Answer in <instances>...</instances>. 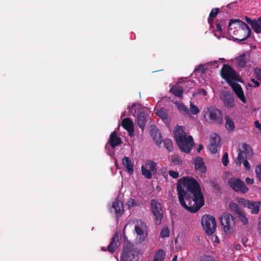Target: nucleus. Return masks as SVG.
Segmentation results:
<instances>
[{"instance_id":"5fc2aeb1","label":"nucleus","mask_w":261,"mask_h":261,"mask_svg":"<svg viewBox=\"0 0 261 261\" xmlns=\"http://www.w3.org/2000/svg\"><path fill=\"white\" fill-rule=\"evenodd\" d=\"M258 231L261 234V213L258 218Z\"/></svg>"},{"instance_id":"bb28decb","label":"nucleus","mask_w":261,"mask_h":261,"mask_svg":"<svg viewBox=\"0 0 261 261\" xmlns=\"http://www.w3.org/2000/svg\"><path fill=\"white\" fill-rule=\"evenodd\" d=\"M156 114L164 121H168V114L165 109L161 108L158 110Z\"/></svg>"},{"instance_id":"e433bc0d","label":"nucleus","mask_w":261,"mask_h":261,"mask_svg":"<svg viewBox=\"0 0 261 261\" xmlns=\"http://www.w3.org/2000/svg\"><path fill=\"white\" fill-rule=\"evenodd\" d=\"M164 145L169 151H171L172 150L173 144L171 139H166L165 140H164Z\"/></svg>"},{"instance_id":"ddd939ff","label":"nucleus","mask_w":261,"mask_h":261,"mask_svg":"<svg viewBox=\"0 0 261 261\" xmlns=\"http://www.w3.org/2000/svg\"><path fill=\"white\" fill-rule=\"evenodd\" d=\"M143 223L141 221L138 222L135 226V231L136 233V241L141 243L144 241L147 237V233L144 230Z\"/></svg>"},{"instance_id":"de8ad7c7","label":"nucleus","mask_w":261,"mask_h":261,"mask_svg":"<svg viewBox=\"0 0 261 261\" xmlns=\"http://www.w3.org/2000/svg\"><path fill=\"white\" fill-rule=\"evenodd\" d=\"M255 173L258 179L261 181V164L256 166Z\"/></svg>"},{"instance_id":"bf43d9fd","label":"nucleus","mask_w":261,"mask_h":261,"mask_svg":"<svg viewBox=\"0 0 261 261\" xmlns=\"http://www.w3.org/2000/svg\"><path fill=\"white\" fill-rule=\"evenodd\" d=\"M251 81L254 83L255 87H257L259 86V83L257 81H255L253 79H251Z\"/></svg>"},{"instance_id":"4468645a","label":"nucleus","mask_w":261,"mask_h":261,"mask_svg":"<svg viewBox=\"0 0 261 261\" xmlns=\"http://www.w3.org/2000/svg\"><path fill=\"white\" fill-rule=\"evenodd\" d=\"M122 143L121 139L117 136V134L116 130L112 132L109 138V140L106 145V148L109 149V146H111L112 148H115L117 146Z\"/></svg>"},{"instance_id":"774afa93","label":"nucleus","mask_w":261,"mask_h":261,"mask_svg":"<svg viewBox=\"0 0 261 261\" xmlns=\"http://www.w3.org/2000/svg\"><path fill=\"white\" fill-rule=\"evenodd\" d=\"M218 67H219V65H217L216 66V67H217V68H218Z\"/></svg>"},{"instance_id":"a878e982","label":"nucleus","mask_w":261,"mask_h":261,"mask_svg":"<svg viewBox=\"0 0 261 261\" xmlns=\"http://www.w3.org/2000/svg\"><path fill=\"white\" fill-rule=\"evenodd\" d=\"M236 61L237 67L238 68L240 69L243 68L246 65V62L245 60V55L244 54L237 57L236 58Z\"/></svg>"},{"instance_id":"37998d69","label":"nucleus","mask_w":261,"mask_h":261,"mask_svg":"<svg viewBox=\"0 0 261 261\" xmlns=\"http://www.w3.org/2000/svg\"><path fill=\"white\" fill-rule=\"evenodd\" d=\"M222 162L223 165L224 166H226L228 165V154L227 152H225L223 154V155L222 159Z\"/></svg>"},{"instance_id":"9b49d317","label":"nucleus","mask_w":261,"mask_h":261,"mask_svg":"<svg viewBox=\"0 0 261 261\" xmlns=\"http://www.w3.org/2000/svg\"><path fill=\"white\" fill-rule=\"evenodd\" d=\"M228 185L233 191L242 194H246L249 191V188L240 178L230 177L228 181Z\"/></svg>"},{"instance_id":"c03bdc74","label":"nucleus","mask_w":261,"mask_h":261,"mask_svg":"<svg viewBox=\"0 0 261 261\" xmlns=\"http://www.w3.org/2000/svg\"><path fill=\"white\" fill-rule=\"evenodd\" d=\"M200 261H217L215 258L210 255H203L201 257Z\"/></svg>"},{"instance_id":"a19ab883","label":"nucleus","mask_w":261,"mask_h":261,"mask_svg":"<svg viewBox=\"0 0 261 261\" xmlns=\"http://www.w3.org/2000/svg\"><path fill=\"white\" fill-rule=\"evenodd\" d=\"M126 205H127L128 208H130L134 206H138V204L137 203L136 200L132 198H129L128 199Z\"/></svg>"},{"instance_id":"393cba45","label":"nucleus","mask_w":261,"mask_h":261,"mask_svg":"<svg viewBox=\"0 0 261 261\" xmlns=\"http://www.w3.org/2000/svg\"><path fill=\"white\" fill-rule=\"evenodd\" d=\"M122 164L126 168L127 172L129 174H132L134 172L133 164L132 161L127 156H124L122 159Z\"/></svg>"},{"instance_id":"cd10ccee","label":"nucleus","mask_w":261,"mask_h":261,"mask_svg":"<svg viewBox=\"0 0 261 261\" xmlns=\"http://www.w3.org/2000/svg\"><path fill=\"white\" fill-rule=\"evenodd\" d=\"M225 119L226 120L225 128H226V129H227L228 131H233L235 128L233 121L227 115H226L225 116Z\"/></svg>"},{"instance_id":"c85d7f7f","label":"nucleus","mask_w":261,"mask_h":261,"mask_svg":"<svg viewBox=\"0 0 261 261\" xmlns=\"http://www.w3.org/2000/svg\"><path fill=\"white\" fill-rule=\"evenodd\" d=\"M229 208L236 215L243 211L242 208L240 207L238 204L234 202H231L229 204Z\"/></svg>"},{"instance_id":"20e7f679","label":"nucleus","mask_w":261,"mask_h":261,"mask_svg":"<svg viewBox=\"0 0 261 261\" xmlns=\"http://www.w3.org/2000/svg\"><path fill=\"white\" fill-rule=\"evenodd\" d=\"M203 117L211 123L221 125L223 123V114L220 109L214 106L208 107L205 112Z\"/></svg>"},{"instance_id":"ea45409f","label":"nucleus","mask_w":261,"mask_h":261,"mask_svg":"<svg viewBox=\"0 0 261 261\" xmlns=\"http://www.w3.org/2000/svg\"><path fill=\"white\" fill-rule=\"evenodd\" d=\"M254 73L255 74V78L261 83V69L258 67L254 68Z\"/></svg>"},{"instance_id":"79ce46f5","label":"nucleus","mask_w":261,"mask_h":261,"mask_svg":"<svg viewBox=\"0 0 261 261\" xmlns=\"http://www.w3.org/2000/svg\"><path fill=\"white\" fill-rule=\"evenodd\" d=\"M178 109L182 112L188 113L189 112L188 108L182 103H177Z\"/></svg>"},{"instance_id":"423d86ee","label":"nucleus","mask_w":261,"mask_h":261,"mask_svg":"<svg viewBox=\"0 0 261 261\" xmlns=\"http://www.w3.org/2000/svg\"><path fill=\"white\" fill-rule=\"evenodd\" d=\"M219 220L226 234H230L233 232L236 222L234 218L232 215L224 213L220 216Z\"/></svg>"},{"instance_id":"6e6552de","label":"nucleus","mask_w":261,"mask_h":261,"mask_svg":"<svg viewBox=\"0 0 261 261\" xmlns=\"http://www.w3.org/2000/svg\"><path fill=\"white\" fill-rule=\"evenodd\" d=\"M201 224L207 235H212L215 231L217 224L214 217L205 215L201 218Z\"/></svg>"},{"instance_id":"49530a36","label":"nucleus","mask_w":261,"mask_h":261,"mask_svg":"<svg viewBox=\"0 0 261 261\" xmlns=\"http://www.w3.org/2000/svg\"><path fill=\"white\" fill-rule=\"evenodd\" d=\"M206 71V68L202 64H200L196 67L194 69V72L200 71L201 73H204Z\"/></svg>"},{"instance_id":"f704fd0d","label":"nucleus","mask_w":261,"mask_h":261,"mask_svg":"<svg viewBox=\"0 0 261 261\" xmlns=\"http://www.w3.org/2000/svg\"><path fill=\"white\" fill-rule=\"evenodd\" d=\"M220 137L216 134H214V136H213L211 138L210 144H214V145L219 146H220Z\"/></svg>"},{"instance_id":"7ed1b4c3","label":"nucleus","mask_w":261,"mask_h":261,"mask_svg":"<svg viewBox=\"0 0 261 261\" xmlns=\"http://www.w3.org/2000/svg\"><path fill=\"white\" fill-rule=\"evenodd\" d=\"M174 137L180 150L188 153L195 145L192 136L187 137L184 126L176 125L173 130Z\"/></svg>"},{"instance_id":"3c124183","label":"nucleus","mask_w":261,"mask_h":261,"mask_svg":"<svg viewBox=\"0 0 261 261\" xmlns=\"http://www.w3.org/2000/svg\"><path fill=\"white\" fill-rule=\"evenodd\" d=\"M169 174L173 178H177L179 176V173L177 171L173 170H170L169 171Z\"/></svg>"},{"instance_id":"5701e85b","label":"nucleus","mask_w":261,"mask_h":261,"mask_svg":"<svg viewBox=\"0 0 261 261\" xmlns=\"http://www.w3.org/2000/svg\"><path fill=\"white\" fill-rule=\"evenodd\" d=\"M185 89L183 86L175 84L170 89V92L178 97H181Z\"/></svg>"},{"instance_id":"052dcab7","label":"nucleus","mask_w":261,"mask_h":261,"mask_svg":"<svg viewBox=\"0 0 261 261\" xmlns=\"http://www.w3.org/2000/svg\"><path fill=\"white\" fill-rule=\"evenodd\" d=\"M203 146L202 144H199L197 149V152H200V151L203 149Z\"/></svg>"},{"instance_id":"0e129e2a","label":"nucleus","mask_w":261,"mask_h":261,"mask_svg":"<svg viewBox=\"0 0 261 261\" xmlns=\"http://www.w3.org/2000/svg\"><path fill=\"white\" fill-rule=\"evenodd\" d=\"M232 5V3H230L227 5L226 7L228 8H230L231 7V5Z\"/></svg>"},{"instance_id":"1a4fd4ad","label":"nucleus","mask_w":261,"mask_h":261,"mask_svg":"<svg viewBox=\"0 0 261 261\" xmlns=\"http://www.w3.org/2000/svg\"><path fill=\"white\" fill-rule=\"evenodd\" d=\"M151 211L154 217V223L156 225L161 223L163 219V211L161 203L155 199L150 200Z\"/></svg>"},{"instance_id":"2eb2a0df","label":"nucleus","mask_w":261,"mask_h":261,"mask_svg":"<svg viewBox=\"0 0 261 261\" xmlns=\"http://www.w3.org/2000/svg\"><path fill=\"white\" fill-rule=\"evenodd\" d=\"M221 99L227 108H232L234 106V98L232 94L227 91H223L221 96Z\"/></svg>"},{"instance_id":"338daca9","label":"nucleus","mask_w":261,"mask_h":261,"mask_svg":"<svg viewBox=\"0 0 261 261\" xmlns=\"http://www.w3.org/2000/svg\"><path fill=\"white\" fill-rule=\"evenodd\" d=\"M102 250H103L104 251H106L107 250V248L106 249H104V248H102Z\"/></svg>"},{"instance_id":"9d476101","label":"nucleus","mask_w":261,"mask_h":261,"mask_svg":"<svg viewBox=\"0 0 261 261\" xmlns=\"http://www.w3.org/2000/svg\"><path fill=\"white\" fill-rule=\"evenodd\" d=\"M253 155V151L249 145L243 143L242 148H239V152L235 163L237 166H240L242 164V160L250 159Z\"/></svg>"},{"instance_id":"4d7b16f0","label":"nucleus","mask_w":261,"mask_h":261,"mask_svg":"<svg viewBox=\"0 0 261 261\" xmlns=\"http://www.w3.org/2000/svg\"><path fill=\"white\" fill-rule=\"evenodd\" d=\"M254 124L256 128H258L259 130H261V123H260L258 121L256 120L254 122Z\"/></svg>"},{"instance_id":"0eeeda50","label":"nucleus","mask_w":261,"mask_h":261,"mask_svg":"<svg viewBox=\"0 0 261 261\" xmlns=\"http://www.w3.org/2000/svg\"><path fill=\"white\" fill-rule=\"evenodd\" d=\"M220 75L222 78L225 80L228 84L233 83L232 81H240L239 75L228 64H223L220 70Z\"/></svg>"},{"instance_id":"c9c22d12","label":"nucleus","mask_w":261,"mask_h":261,"mask_svg":"<svg viewBox=\"0 0 261 261\" xmlns=\"http://www.w3.org/2000/svg\"><path fill=\"white\" fill-rule=\"evenodd\" d=\"M142 174L147 179H150L152 177L151 171L147 169L143 166L141 167Z\"/></svg>"},{"instance_id":"f3484780","label":"nucleus","mask_w":261,"mask_h":261,"mask_svg":"<svg viewBox=\"0 0 261 261\" xmlns=\"http://www.w3.org/2000/svg\"><path fill=\"white\" fill-rule=\"evenodd\" d=\"M238 97L244 103L246 102V98L244 94L243 90L241 87V86L237 83H229V84Z\"/></svg>"},{"instance_id":"a211bd4d","label":"nucleus","mask_w":261,"mask_h":261,"mask_svg":"<svg viewBox=\"0 0 261 261\" xmlns=\"http://www.w3.org/2000/svg\"><path fill=\"white\" fill-rule=\"evenodd\" d=\"M121 125L128 133L130 137L134 135V126L133 121L129 118H125L122 120Z\"/></svg>"},{"instance_id":"f257e3e1","label":"nucleus","mask_w":261,"mask_h":261,"mask_svg":"<svg viewBox=\"0 0 261 261\" xmlns=\"http://www.w3.org/2000/svg\"><path fill=\"white\" fill-rule=\"evenodd\" d=\"M176 189L180 204L189 212H197L204 204L200 185L192 177L178 179Z\"/></svg>"},{"instance_id":"412c9836","label":"nucleus","mask_w":261,"mask_h":261,"mask_svg":"<svg viewBox=\"0 0 261 261\" xmlns=\"http://www.w3.org/2000/svg\"><path fill=\"white\" fill-rule=\"evenodd\" d=\"M112 207L114 208L115 213L117 218L121 216L123 213V204L121 201L115 199L113 202Z\"/></svg>"},{"instance_id":"f03ea898","label":"nucleus","mask_w":261,"mask_h":261,"mask_svg":"<svg viewBox=\"0 0 261 261\" xmlns=\"http://www.w3.org/2000/svg\"><path fill=\"white\" fill-rule=\"evenodd\" d=\"M228 33L234 41H245L251 36V31L249 26L239 19H231L229 23Z\"/></svg>"},{"instance_id":"473e14b6","label":"nucleus","mask_w":261,"mask_h":261,"mask_svg":"<svg viewBox=\"0 0 261 261\" xmlns=\"http://www.w3.org/2000/svg\"><path fill=\"white\" fill-rule=\"evenodd\" d=\"M140 109V105L137 103H134L131 108L127 107V109L129 110V113L131 115L135 116V114L139 111Z\"/></svg>"},{"instance_id":"2f4dec72","label":"nucleus","mask_w":261,"mask_h":261,"mask_svg":"<svg viewBox=\"0 0 261 261\" xmlns=\"http://www.w3.org/2000/svg\"><path fill=\"white\" fill-rule=\"evenodd\" d=\"M156 164L151 160H147L145 162V167L147 168H149L150 171H151L153 173H156Z\"/></svg>"},{"instance_id":"680f3d73","label":"nucleus","mask_w":261,"mask_h":261,"mask_svg":"<svg viewBox=\"0 0 261 261\" xmlns=\"http://www.w3.org/2000/svg\"><path fill=\"white\" fill-rule=\"evenodd\" d=\"M182 84L183 85H184L185 86H188V85H190V84H192L193 83L192 81H187L186 82L182 83Z\"/></svg>"},{"instance_id":"7c9ffc66","label":"nucleus","mask_w":261,"mask_h":261,"mask_svg":"<svg viewBox=\"0 0 261 261\" xmlns=\"http://www.w3.org/2000/svg\"><path fill=\"white\" fill-rule=\"evenodd\" d=\"M239 220L241 222V223L244 225H247L249 222V220L248 218L247 217L246 214L245 212L243 211L241 213H239L237 215Z\"/></svg>"},{"instance_id":"39448f33","label":"nucleus","mask_w":261,"mask_h":261,"mask_svg":"<svg viewBox=\"0 0 261 261\" xmlns=\"http://www.w3.org/2000/svg\"><path fill=\"white\" fill-rule=\"evenodd\" d=\"M139 259L138 250L134 245L129 242L123 245L120 261H138Z\"/></svg>"},{"instance_id":"69168bd1","label":"nucleus","mask_w":261,"mask_h":261,"mask_svg":"<svg viewBox=\"0 0 261 261\" xmlns=\"http://www.w3.org/2000/svg\"><path fill=\"white\" fill-rule=\"evenodd\" d=\"M215 64H218V61H214V65H215Z\"/></svg>"},{"instance_id":"8fccbe9b","label":"nucleus","mask_w":261,"mask_h":261,"mask_svg":"<svg viewBox=\"0 0 261 261\" xmlns=\"http://www.w3.org/2000/svg\"><path fill=\"white\" fill-rule=\"evenodd\" d=\"M212 186L213 189L217 192H221V188L217 182L213 181L212 182Z\"/></svg>"},{"instance_id":"4be33fe9","label":"nucleus","mask_w":261,"mask_h":261,"mask_svg":"<svg viewBox=\"0 0 261 261\" xmlns=\"http://www.w3.org/2000/svg\"><path fill=\"white\" fill-rule=\"evenodd\" d=\"M151 136L157 145H160L161 144L162 142V135L158 128L155 127L151 129Z\"/></svg>"},{"instance_id":"09e8293b","label":"nucleus","mask_w":261,"mask_h":261,"mask_svg":"<svg viewBox=\"0 0 261 261\" xmlns=\"http://www.w3.org/2000/svg\"><path fill=\"white\" fill-rule=\"evenodd\" d=\"M218 147L214 144H210L209 149L212 153L215 154L217 152Z\"/></svg>"},{"instance_id":"4c0bfd02","label":"nucleus","mask_w":261,"mask_h":261,"mask_svg":"<svg viewBox=\"0 0 261 261\" xmlns=\"http://www.w3.org/2000/svg\"><path fill=\"white\" fill-rule=\"evenodd\" d=\"M219 11V9L218 8H214L211 10L208 18V21L210 23L213 20V18L217 15Z\"/></svg>"},{"instance_id":"13d9d810","label":"nucleus","mask_w":261,"mask_h":261,"mask_svg":"<svg viewBox=\"0 0 261 261\" xmlns=\"http://www.w3.org/2000/svg\"><path fill=\"white\" fill-rule=\"evenodd\" d=\"M216 30L219 32H222V29L221 28V25L220 23H216Z\"/></svg>"},{"instance_id":"6e6d98bb","label":"nucleus","mask_w":261,"mask_h":261,"mask_svg":"<svg viewBox=\"0 0 261 261\" xmlns=\"http://www.w3.org/2000/svg\"><path fill=\"white\" fill-rule=\"evenodd\" d=\"M245 181L247 184L252 185L254 183V180L253 178H250L249 177H246L245 178Z\"/></svg>"},{"instance_id":"6ab92c4d","label":"nucleus","mask_w":261,"mask_h":261,"mask_svg":"<svg viewBox=\"0 0 261 261\" xmlns=\"http://www.w3.org/2000/svg\"><path fill=\"white\" fill-rule=\"evenodd\" d=\"M195 169L202 173H205L206 171V167L203 162V159L200 156H197L194 161Z\"/></svg>"},{"instance_id":"dca6fc26","label":"nucleus","mask_w":261,"mask_h":261,"mask_svg":"<svg viewBox=\"0 0 261 261\" xmlns=\"http://www.w3.org/2000/svg\"><path fill=\"white\" fill-rule=\"evenodd\" d=\"M121 242L118 233H115L112 238L110 244L107 247V250L113 253L120 245Z\"/></svg>"},{"instance_id":"864d4df0","label":"nucleus","mask_w":261,"mask_h":261,"mask_svg":"<svg viewBox=\"0 0 261 261\" xmlns=\"http://www.w3.org/2000/svg\"><path fill=\"white\" fill-rule=\"evenodd\" d=\"M197 93L203 96H206L207 94V91L204 89H199Z\"/></svg>"},{"instance_id":"58836bf2","label":"nucleus","mask_w":261,"mask_h":261,"mask_svg":"<svg viewBox=\"0 0 261 261\" xmlns=\"http://www.w3.org/2000/svg\"><path fill=\"white\" fill-rule=\"evenodd\" d=\"M190 110L193 115H197L199 112V109L198 108L192 103H191L190 104Z\"/></svg>"},{"instance_id":"b1692460","label":"nucleus","mask_w":261,"mask_h":261,"mask_svg":"<svg viewBox=\"0 0 261 261\" xmlns=\"http://www.w3.org/2000/svg\"><path fill=\"white\" fill-rule=\"evenodd\" d=\"M136 122L138 126L141 128L142 130H143L146 123V115L144 112H140L139 113L136 119Z\"/></svg>"},{"instance_id":"aec40b11","label":"nucleus","mask_w":261,"mask_h":261,"mask_svg":"<svg viewBox=\"0 0 261 261\" xmlns=\"http://www.w3.org/2000/svg\"><path fill=\"white\" fill-rule=\"evenodd\" d=\"M246 21L251 25L256 33H261V17L257 20H252L250 18L246 17Z\"/></svg>"},{"instance_id":"603ef678","label":"nucleus","mask_w":261,"mask_h":261,"mask_svg":"<svg viewBox=\"0 0 261 261\" xmlns=\"http://www.w3.org/2000/svg\"><path fill=\"white\" fill-rule=\"evenodd\" d=\"M248 159L242 160V163L246 170H249L250 169V166L249 162L247 161Z\"/></svg>"},{"instance_id":"a18cd8bd","label":"nucleus","mask_w":261,"mask_h":261,"mask_svg":"<svg viewBox=\"0 0 261 261\" xmlns=\"http://www.w3.org/2000/svg\"><path fill=\"white\" fill-rule=\"evenodd\" d=\"M162 238L168 237L169 236V230L168 228H163L160 233Z\"/></svg>"},{"instance_id":"c756f323","label":"nucleus","mask_w":261,"mask_h":261,"mask_svg":"<svg viewBox=\"0 0 261 261\" xmlns=\"http://www.w3.org/2000/svg\"><path fill=\"white\" fill-rule=\"evenodd\" d=\"M165 252L162 249H160L158 250V251L155 253L153 260L155 261H163L165 259Z\"/></svg>"},{"instance_id":"72a5a7b5","label":"nucleus","mask_w":261,"mask_h":261,"mask_svg":"<svg viewBox=\"0 0 261 261\" xmlns=\"http://www.w3.org/2000/svg\"><path fill=\"white\" fill-rule=\"evenodd\" d=\"M172 162L175 165H180L182 162L181 158L177 154H174L171 156Z\"/></svg>"},{"instance_id":"e2e57ef3","label":"nucleus","mask_w":261,"mask_h":261,"mask_svg":"<svg viewBox=\"0 0 261 261\" xmlns=\"http://www.w3.org/2000/svg\"><path fill=\"white\" fill-rule=\"evenodd\" d=\"M172 261H177V256L176 255L174 256V257L172 259Z\"/></svg>"},{"instance_id":"f8f14e48","label":"nucleus","mask_w":261,"mask_h":261,"mask_svg":"<svg viewBox=\"0 0 261 261\" xmlns=\"http://www.w3.org/2000/svg\"><path fill=\"white\" fill-rule=\"evenodd\" d=\"M237 201L240 205L250 210L251 214L256 215L259 213L261 204L260 201H253L243 198H239Z\"/></svg>"}]
</instances>
